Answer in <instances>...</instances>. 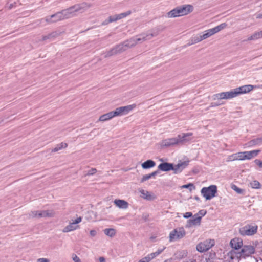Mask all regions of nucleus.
Returning <instances> with one entry per match:
<instances>
[{"label": "nucleus", "instance_id": "nucleus-1", "mask_svg": "<svg viewBox=\"0 0 262 262\" xmlns=\"http://www.w3.org/2000/svg\"><path fill=\"white\" fill-rule=\"evenodd\" d=\"M88 5L83 3L74 5L69 8L52 15L50 18H53L51 21L56 22L69 18L76 15V13L79 12L87 7ZM51 21V20H49Z\"/></svg>", "mask_w": 262, "mask_h": 262}, {"label": "nucleus", "instance_id": "nucleus-2", "mask_svg": "<svg viewBox=\"0 0 262 262\" xmlns=\"http://www.w3.org/2000/svg\"><path fill=\"white\" fill-rule=\"evenodd\" d=\"M193 10L194 8L192 5H183L171 9L166 13V16L168 19L183 17L192 13Z\"/></svg>", "mask_w": 262, "mask_h": 262}, {"label": "nucleus", "instance_id": "nucleus-3", "mask_svg": "<svg viewBox=\"0 0 262 262\" xmlns=\"http://www.w3.org/2000/svg\"><path fill=\"white\" fill-rule=\"evenodd\" d=\"M192 133H183L176 137L165 139L160 142L162 147H168L177 145L182 142L186 141V138L192 136Z\"/></svg>", "mask_w": 262, "mask_h": 262}, {"label": "nucleus", "instance_id": "nucleus-4", "mask_svg": "<svg viewBox=\"0 0 262 262\" xmlns=\"http://www.w3.org/2000/svg\"><path fill=\"white\" fill-rule=\"evenodd\" d=\"M260 152V150H253L251 151H241L233 154L228 157V161L249 160L256 157Z\"/></svg>", "mask_w": 262, "mask_h": 262}, {"label": "nucleus", "instance_id": "nucleus-5", "mask_svg": "<svg viewBox=\"0 0 262 262\" xmlns=\"http://www.w3.org/2000/svg\"><path fill=\"white\" fill-rule=\"evenodd\" d=\"M226 27L227 24L226 23H222L214 28L204 31L202 34L199 35V37H197L195 40V42H199L206 39L207 38L217 33Z\"/></svg>", "mask_w": 262, "mask_h": 262}, {"label": "nucleus", "instance_id": "nucleus-6", "mask_svg": "<svg viewBox=\"0 0 262 262\" xmlns=\"http://www.w3.org/2000/svg\"><path fill=\"white\" fill-rule=\"evenodd\" d=\"M217 192V188L215 185H211L203 187L201 193L206 200H210L215 197Z\"/></svg>", "mask_w": 262, "mask_h": 262}, {"label": "nucleus", "instance_id": "nucleus-7", "mask_svg": "<svg viewBox=\"0 0 262 262\" xmlns=\"http://www.w3.org/2000/svg\"><path fill=\"white\" fill-rule=\"evenodd\" d=\"M186 235V232L183 227H179L171 231L168 235L170 243L178 241L183 238Z\"/></svg>", "mask_w": 262, "mask_h": 262}, {"label": "nucleus", "instance_id": "nucleus-8", "mask_svg": "<svg viewBox=\"0 0 262 262\" xmlns=\"http://www.w3.org/2000/svg\"><path fill=\"white\" fill-rule=\"evenodd\" d=\"M53 215L54 213L52 211L47 210H33L29 213V217L32 219L51 217Z\"/></svg>", "mask_w": 262, "mask_h": 262}, {"label": "nucleus", "instance_id": "nucleus-9", "mask_svg": "<svg viewBox=\"0 0 262 262\" xmlns=\"http://www.w3.org/2000/svg\"><path fill=\"white\" fill-rule=\"evenodd\" d=\"M215 244L214 239H207L200 242L196 246V250L203 253L206 252L212 248Z\"/></svg>", "mask_w": 262, "mask_h": 262}, {"label": "nucleus", "instance_id": "nucleus-10", "mask_svg": "<svg viewBox=\"0 0 262 262\" xmlns=\"http://www.w3.org/2000/svg\"><path fill=\"white\" fill-rule=\"evenodd\" d=\"M137 44L133 37L123 42L122 43L118 45L115 48V50L118 52H121L127 49L133 48Z\"/></svg>", "mask_w": 262, "mask_h": 262}, {"label": "nucleus", "instance_id": "nucleus-11", "mask_svg": "<svg viewBox=\"0 0 262 262\" xmlns=\"http://www.w3.org/2000/svg\"><path fill=\"white\" fill-rule=\"evenodd\" d=\"M136 107L135 104H132L124 106H121L116 108L115 110L113 111L115 117L122 116L126 114H127L131 111H132L134 109H135Z\"/></svg>", "mask_w": 262, "mask_h": 262}, {"label": "nucleus", "instance_id": "nucleus-12", "mask_svg": "<svg viewBox=\"0 0 262 262\" xmlns=\"http://www.w3.org/2000/svg\"><path fill=\"white\" fill-rule=\"evenodd\" d=\"M82 218L80 216L76 217L75 219L69 223L63 229V232L68 233L75 231L79 228V224L81 222Z\"/></svg>", "mask_w": 262, "mask_h": 262}, {"label": "nucleus", "instance_id": "nucleus-13", "mask_svg": "<svg viewBox=\"0 0 262 262\" xmlns=\"http://www.w3.org/2000/svg\"><path fill=\"white\" fill-rule=\"evenodd\" d=\"M258 226L256 224L248 225L241 229L239 233L242 236H252L257 233Z\"/></svg>", "mask_w": 262, "mask_h": 262}, {"label": "nucleus", "instance_id": "nucleus-14", "mask_svg": "<svg viewBox=\"0 0 262 262\" xmlns=\"http://www.w3.org/2000/svg\"><path fill=\"white\" fill-rule=\"evenodd\" d=\"M236 97L234 90L228 92H221L213 95L215 100H221L223 99H229Z\"/></svg>", "mask_w": 262, "mask_h": 262}, {"label": "nucleus", "instance_id": "nucleus-15", "mask_svg": "<svg viewBox=\"0 0 262 262\" xmlns=\"http://www.w3.org/2000/svg\"><path fill=\"white\" fill-rule=\"evenodd\" d=\"M254 86L253 85L247 84L237 87L234 90L235 96L239 95L245 94L252 91Z\"/></svg>", "mask_w": 262, "mask_h": 262}, {"label": "nucleus", "instance_id": "nucleus-16", "mask_svg": "<svg viewBox=\"0 0 262 262\" xmlns=\"http://www.w3.org/2000/svg\"><path fill=\"white\" fill-rule=\"evenodd\" d=\"M114 204L119 210H126L129 208L128 202L123 199H116L113 201Z\"/></svg>", "mask_w": 262, "mask_h": 262}, {"label": "nucleus", "instance_id": "nucleus-17", "mask_svg": "<svg viewBox=\"0 0 262 262\" xmlns=\"http://www.w3.org/2000/svg\"><path fill=\"white\" fill-rule=\"evenodd\" d=\"M152 34L147 32H144L134 37L136 44H138L153 37Z\"/></svg>", "mask_w": 262, "mask_h": 262}, {"label": "nucleus", "instance_id": "nucleus-18", "mask_svg": "<svg viewBox=\"0 0 262 262\" xmlns=\"http://www.w3.org/2000/svg\"><path fill=\"white\" fill-rule=\"evenodd\" d=\"M230 246L232 249L238 250L243 246V240L239 237H234L230 240Z\"/></svg>", "mask_w": 262, "mask_h": 262}, {"label": "nucleus", "instance_id": "nucleus-19", "mask_svg": "<svg viewBox=\"0 0 262 262\" xmlns=\"http://www.w3.org/2000/svg\"><path fill=\"white\" fill-rule=\"evenodd\" d=\"M139 193L141 198L145 200L152 201L156 198L154 193L143 189L140 190Z\"/></svg>", "mask_w": 262, "mask_h": 262}, {"label": "nucleus", "instance_id": "nucleus-20", "mask_svg": "<svg viewBox=\"0 0 262 262\" xmlns=\"http://www.w3.org/2000/svg\"><path fill=\"white\" fill-rule=\"evenodd\" d=\"M255 253V249L253 246L246 245L241 249V253L244 256H249Z\"/></svg>", "mask_w": 262, "mask_h": 262}, {"label": "nucleus", "instance_id": "nucleus-21", "mask_svg": "<svg viewBox=\"0 0 262 262\" xmlns=\"http://www.w3.org/2000/svg\"><path fill=\"white\" fill-rule=\"evenodd\" d=\"M115 117L114 113L113 111L109 112L106 114H103L99 116L98 118V121L100 122H104L110 120H111L113 118Z\"/></svg>", "mask_w": 262, "mask_h": 262}, {"label": "nucleus", "instance_id": "nucleus-22", "mask_svg": "<svg viewBox=\"0 0 262 262\" xmlns=\"http://www.w3.org/2000/svg\"><path fill=\"white\" fill-rule=\"evenodd\" d=\"M201 222L200 217H198L194 215L192 219L188 221L187 226L189 227L199 226L201 225Z\"/></svg>", "mask_w": 262, "mask_h": 262}, {"label": "nucleus", "instance_id": "nucleus-23", "mask_svg": "<svg viewBox=\"0 0 262 262\" xmlns=\"http://www.w3.org/2000/svg\"><path fill=\"white\" fill-rule=\"evenodd\" d=\"M158 168L163 171H168L173 170V166L171 163H163L159 165Z\"/></svg>", "mask_w": 262, "mask_h": 262}, {"label": "nucleus", "instance_id": "nucleus-24", "mask_svg": "<svg viewBox=\"0 0 262 262\" xmlns=\"http://www.w3.org/2000/svg\"><path fill=\"white\" fill-rule=\"evenodd\" d=\"M155 162L152 160H147L142 163L141 167L143 169H147L155 167Z\"/></svg>", "mask_w": 262, "mask_h": 262}, {"label": "nucleus", "instance_id": "nucleus-25", "mask_svg": "<svg viewBox=\"0 0 262 262\" xmlns=\"http://www.w3.org/2000/svg\"><path fill=\"white\" fill-rule=\"evenodd\" d=\"M188 162L189 161L188 160L185 161H179L175 167H173V170H174L175 172H177L180 169H183L188 165Z\"/></svg>", "mask_w": 262, "mask_h": 262}, {"label": "nucleus", "instance_id": "nucleus-26", "mask_svg": "<svg viewBox=\"0 0 262 262\" xmlns=\"http://www.w3.org/2000/svg\"><path fill=\"white\" fill-rule=\"evenodd\" d=\"M248 186L252 189H259L261 188L260 183L255 180L251 181L249 183Z\"/></svg>", "mask_w": 262, "mask_h": 262}, {"label": "nucleus", "instance_id": "nucleus-27", "mask_svg": "<svg viewBox=\"0 0 262 262\" xmlns=\"http://www.w3.org/2000/svg\"><path fill=\"white\" fill-rule=\"evenodd\" d=\"M104 233L107 236L112 238L115 236L116 231L114 228H107L104 230Z\"/></svg>", "mask_w": 262, "mask_h": 262}, {"label": "nucleus", "instance_id": "nucleus-28", "mask_svg": "<svg viewBox=\"0 0 262 262\" xmlns=\"http://www.w3.org/2000/svg\"><path fill=\"white\" fill-rule=\"evenodd\" d=\"M68 147V144L64 142H61L57 145L53 149L54 152H57L60 150L66 149Z\"/></svg>", "mask_w": 262, "mask_h": 262}, {"label": "nucleus", "instance_id": "nucleus-29", "mask_svg": "<svg viewBox=\"0 0 262 262\" xmlns=\"http://www.w3.org/2000/svg\"><path fill=\"white\" fill-rule=\"evenodd\" d=\"M231 188L235 192H236L237 194H242L244 192V189L239 188L234 184H232L231 185Z\"/></svg>", "mask_w": 262, "mask_h": 262}, {"label": "nucleus", "instance_id": "nucleus-30", "mask_svg": "<svg viewBox=\"0 0 262 262\" xmlns=\"http://www.w3.org/2000/svg\"><path fill=\"white\" fill-rule=\"evenodd\" d=\"M155 254H151L149 256L145 257L142 259L139 260L138 262H149L152 259L155 257Z\"/></svg>", "mask_w": 262, "mask_h": 262}, {"label": "nucleus", "instance_id": "nucleus-31", "mask_svg": "<svg viewBox=\"0 0 262 262\" xmlns=\"http://www.w3.org/2000/svg\"><path fill=\"white\" fill-rule=\"evenodd\" d=\"M181 189L186 188L188 189L190 191L194 190L195 189V187L194 185L192 183H189L186 185H182L180 187Z\"/></svg>", "mask_w": 262, "mask_h": 262}, {"label": "nucleus", "instance_id": "nucleus-32", "mask_svg": "<svg viewBox=\"0 0 262 262\" xmlns=\"http://www.w3.org/2000/svg\"><path fill=\"white\" fill-rule=\"evenodd\" d=\"M155 174H156V172H154L150 174L143 176L141 179V182H143L144 181H146L148 180V179H149L151 177L155 176Z\"/></svg>", "mask_w": 262, "mask_h": 262}, {"label": "nucleus", "instance_id": "nucleus-33", "mask_svg": "<svg viewBox=\"0 0 262 262\" xmlns=\"http://www.w3.org/2000/svg\"><path fill=\"white\" fill-rule=\"evenodd\" d=\"M206 214V211L204 210H200L197 213L195 214L196 216L198 217H200V220H202V218Z\"/></svg>", "mask_w": 262, "mask_h": 262}, {"label": "nucleus", "instance_id": "nucleus-34", "mask_svg": "<svg viewBox=\"0 0 262 262\" xmlns=\"http://www.w3.org/2000/svg\"><path fill=\"white\" fill-rule=\"evenodd\" d=\"M72 259L73 262H82L80 258L76 254H73Z\"/></svg>", "mask_w": 262, "mask_h": 262}, {"label": "nucleus", "instance_id": "nucleus-35", "mask_svg": "<svg viewBox=\"0 0 262 262\" xmlns=\"http://www.w3.org/2000/svg\"><path fill=\"white\" fill-rule=\"evenodd\" d=\"M192 216V213L190 212H186L183 214L184 219H188Z\"/></svg>", "mask_w": 262, "mask_h": 262}, {"label": "nucleus", "instance_id": "nucleus-36", "mask_svg": "<svg viewBox=\"0 0 262 262\" xmlns=\"http://www.w3.org/2000/svg\"><path fill=\"white\" fill-rule=\"evenodd\" d=\"M36 262H50V260L47 258H39L36 260Z\"/></svg>", "mask_w": 262, "mask_h": 262}, {"label": "nucleus", "instance_id": "nucleus-37", "mask_svg": "<svg viewBox=\"0 0 262 262\" xmlns=\"http://www.w3.org/2000/svg\"><path fill=\"white\" fill-rule=\"evenodd\" d=\"M254 162L259 167L262 168V161L257 159L254 161Z\"/></svg>", "mask_w": 262, "mask_h": 262}, {"label": "nucleus", "instance_id": "nucleus-38", "mask_svg": "<svg viewBox=\"0 0 262 262\" xmlns=\"http://www.w3.org/2000/svg\"><path fill=\"white\" fill-rule=\"evenodd\" d=\"M97 234V232L95 230H92L90 231V234L91 236H95Z\"/></svg>", "mask_w": 262, "mask_h": 262}, {"label": "nucleus", "instance_id": "nucleus-39", "mask_svg": "<svg viewBox=\"0 0 262 262\" xmlns=\"http://www.w3.org/2000/svg\"><path fill=\"white\" fill-rule=\"evenodd\" d=\"M255 36L256 38H261L262 37V31H261L259 33H258L257 34H256L255 35Z\"/></svg>", "mask_w": 262, "mask_h": 262}, {"label": "nucleus", "instance_id": "nucleus-40", "mask_svg": "<svg viewBox=\"0 0 262 262\" xmlns=\"http://www.w3.org/2000/svg\"><path fill=\"white\" fill-rule=\"evenodd\" d=\"M99 259L100 262H105V258L102 257H100Z\"/></svg>", "mask_w": 262, "mask_h": 262}, {"label": "nucleus", "instance_id": "nucleus-41", "mask_svg": "<svg viewBox=\"0 0 262 262\" xmlns=\"http://www.w3.org/2000/svg\"><path fill=\"white\" fill-rule=\"evenodd\" d=\"M258 2H259V3L262 4V0H258Z\"/></svg>", "mask_w": 262, "mask_h": 262}, {"label": "nucleus", "instance_id": "nucleus-42", "mask_svg": "<svg viewBox=\"0 0 262 262\" xmlns=\"http://www.w3.org/2000/svg\"><path fill=\"white\" fill-rule=\"evenodd\" d=\"M195 199L196 200H199V198L198 197H195Z\"/></svg>", "mask_w": 262, "mask_h": 262}, {"label": "nucleus", "instance_id": "nucleus-43", "mask_svg": "<svg viewBox=\"0 0 262 262\" xmlns=\"http://www.w3.org/2000/svg\"><path fill=\"white\" fill-rule=\"evenodd\" d=\"M93 170L94 171V172H96V169H93Z\"/></svg>", "mask_w": 262, "mask_h": 262}]
</instances>
